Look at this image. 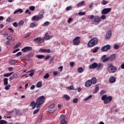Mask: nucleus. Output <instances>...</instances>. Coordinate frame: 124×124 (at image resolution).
Wrapping results in <instances>:
<instances>
[{"mask_svg":"<svg viewBox=\"0 0 124 124\" xmlns=\"http://www.w3.org/2000/svg\"><path fill=\"white\" fill-rule=\"evenodd\" d=\"M41 86H42V82L39 81L37 83L36 87V88H40Z\"/></svg>","mask_w":124,"mask_h":124,"instance_id":"35","label":"nucleus"},{"mask_svg":"<svg viewBox=\"0 0 124 124\" xmlns=\"http://www.w3.org/2000/svg\"><path fill=\"white\" fill-rule=\"evenodd\" d=\"M13 73V72L5 74L3 75V77H9L10 76H11V75Z\"/></svg>","mask_w":124,"mask_h":124,"instance_id":"34","label":"nucleus"},{"mask_svg":"<svg viewBox=\"0 0 124 124\" xmlns=\"http://www.w3.org/2000/svg\"><path fill=\"white\" fill-rule=\"evenodd\" d=\"M7 39L8 40H9V41L12 40V36H8V37H7Z\"/></svg>","mask_w":124,"mask_h":124,"instance_id":"55","label":"nucleus"},{"mask_svg":"<svg viewBox=\"0 0 124 124\" xmlns=\"http://www.w3.org/2000/svg\"><path fill=\"white\" fill-rule=\"evenodd\" d=\"M100 18V21H101V20H106V16H105V15H102Z\"/></svg>","mask_w":124,"mask_h":124,"instance_id":"38","label":"nucleus"},{"mask_svg":"<svg viewBox=\"0 0 124 124\" xmlns=\"http://www.w3.org/2000/svg\"><path fill=\"white\" fill-rule=\"evenodd\" d=\"M49 25H50V22L48 21H46L44 24V25L45 26V27H47V26H49Z\"/></svg>","mask_w":124,"mask_h":124,"instance_id":"49","label":"nucleus"},{"mask_svg":"<svg viewBox=\"0 0 124 124\" xmlns=\"http://www.w3.org/2000/svg\"><path fill=\"white\" fill-rule=\"evenodd\" d=\"M20 46H21V43H18L14 46V48L16 49V48H18V47H20Z\"/></svg>","mask_w":124,"mask_h":124,"instance_id":"52","label":"nucleus"},{"mask_svg":"<svg viewBox=\"0 0 124 124\" xmlns=\"http://www.w3.org/2000/svg\"><path fill=\"white\" fill-rule=\"evenodd\" d=\"M48 77H50V75H49V74L47 73L44 76V79H48Z\"/></svg>","mask_w":124,"mask_h":124,"instance_id":"48","label":"nucleus"},{"mask_svg":"<svg viewBox=\"0 0 124 124\" xmlns=\"http://www.w3.org/2000/svg\"><path fill=\"white\" fill-rule=\"evenodd\" d=\"M45 101V96H41L39 97L36 101V108H40V107L44 103Z\"/></svg>","mask_w":124,"mask_h":124,"instance_id":"2","label":"nucleus"},{"mask_svg":"<svg viewBox=\"0 0 124 124\" xmlns=\"http://www.w3.org/2000/svg\"><path fill=\"white\" fill-rule=\"evenodd\" d=\"M60 121H61L60 124H66L67 122L65 121V115L63 114H62L60 118Z\"/></svg>","mask_w":124,"mask_h":124,"instance_id":"9","label":"nucleus"},{"mask_svg":"<svg viewBox=\"0 0 124 124\" xmlns=\"http://www.w3.org/2000/svg\"><path fill=\"white\" fill-rule=\"evenodd\" d=\"M117 78L114 76H111L109 78V82L110 84H113V83H115L116 82Z\"/></svg>","mask_w":124,"mask_h":124,"instance_id":"15","label":"nucleus"},{"mask_svg":"<svg viewBox=\"0 0 124 124\" xmlns=\"http://www.w3.org/2000/svg\"><path fill=\"white\" fill-rule=\"evenodd\" d=\"M92 97H93V95H90L88 97L85 98L84 99V101H87V100H89L90 99V98H92Z\"/></svg>","mask_w":124,"mask_h":124,"instance_id":"37","label":"nucleus"},{"mask_svg":"<svg viewBox=\"0 0 124 124\" xmlns=\"http://www.w3.org/2000/svg\"><path fill=\"white\" fill-rule=\"evenodd\" d=\"M63 98H65L66 100H69L70 99V97L67 94H64L63 95Z\"/></svg>","mask_w":124,"mask_h":124,"instance_id":"31","label":"nucleus"},{"mask_svg":"<svg viewBox=\"0 0 124 124\" xmlns=\"http://www.w3.org/2000/svg\"><path fill=\"white\" fill-rule=\"evenodd\" d=\"M44 14V12L43 11L41 12L38 15V16H35L32 17L31 18L32 21H39L40 20H41V19L43 18Z\"/></svg>","mask_w":124,"mask_h":124,"instance_id":"5","label":"nucleus"},{"mask_svg":"<svg viewBox=\"0 0 124 124\" xmlns=\"http://www.w3.org/2000/svg\"><path fill=\"white\" fill-rule=\"evenodd\" d=\"M33 42L38 44H40L42 42H43V39L40 37H38L34 39Z\"/></svg>","mask_w":124,"mask_h":124,"instance_id":"14","label":"nucleus"},{"mask_svg":"<svg viewBox=\"0 0 124 124\" xmlns=\"http://www.w3.org/2000/svg\"><path fill=\"white\" fill-rule=\"evenodd\" d=\"M3 81H4V86H6L7 85H8V78H5L3 79Z\"/></svg>","mask_w":124,"mask_h":124,"instance_id":"30","label":"nucleus"},{"mask_svg":"<svg viewBox=\"0 0 124 124\" xmlns=\"http://www.w3.org/2000/svg\"><path fill=\"white\" fill-rule=\"evenodd\" d=\"M90 69H94L97 68V70H101L103 68V64L99 63L98 64L96 62H94L89 65Z\"/></svg>","mask_w":124,"mask_h":124,"instance_id":"1","label":"nucleus"},{"mask_svg":"<svg viewBox=\"0 0 124 124\" xmlns=\"http://www.w3.org/2000/svg\"><path fill=\"white\" fill-rule=\"evenodd\" d=\"M111 10H112V8H104L101 11V14L103 15H107L108 13L111 12Z\"/></svg>","mask_w":124,"mask_h":124,"instance_id":"8","label":"nucleus"},{"mask_svg":"<svg viewBox=\"0 0 124 124\" xmlns=\"http://www.w3.org/2000/svg\"><path fill=\"white\" fill-rule=\"evenodd\" d=\"M29 9L31 11H34L35 10V6H30L29 7Z\"/></svg>","mask_w":124,"mask_h":124,"instance_id":"36","label":"nucleus"},{"mask_svg":"<svg viewBox=\"0 0 124 124\" xmlns=\"http://www.w3.org/2000/svg\"><path fill=\"white\" fill-rule=\"evenodd\" d=\"M70 65L71 67H73L74 66V62H70Z\"/></svg>","mask_w":124,"mask_h":124,"instance_id":"62","label":"nucleus"},{"mask_svg":"<svg viewBox=\"0 0 124 124\" xmlns=\"http://www.w3.org/2000/svg\"><path fill=\"white\" fill-rule=\"evenodd\" d=\"M66 89H68V90H74V87H73V85H71L69 87H66Z\"/></svg>","mask_w":124,"mask_h":124,"instance_id":"44","label":"nucleus"},{"mask_svg":"<svg viewBox=\"0 0 124 124\" xmlns=\"http://www.w3.org/2000/svg\"><path fill=\"white\" fill-rule=\"evenodd\" d=\"M35 88V86L34 85H33L31 87L30 89L34 90Z\"/></svg>","mask_w":124,"mask_h":124,"instance_id":"63","label":"nucleus"},{"mask_svg":"<svg viewBox=\"0 0 124 124\" xmlns=\"http://www.w3.org/2000/svg\"><path fill=\"white\" fill-rule=\"evenodd\" d=\"M102 4H103V5H106V4H107V3H108V2H107V1H106V0H103L101 2Z\"/></svg>","mask_w":124,"mask_h":124,"instance_id":"43","label":"nucleus"},{"mask_svg":"<svg viewBox=\"0 0 124 124\" xmlns=\"http://www.w3.org/2000/svg\"><path fill=\"white\" fill-rule=\"evenodd\" d=\"M10 21H11V17H8V18H7L6 22H7L8 23H10Z\"/></svg>","mask_w":124,"mask_h":124,"instance_id":"60","label":"nucleus"},{"mask_svg":"<svg viewBox=\"0 0 124 124\" xmlns=\"http://www.w3.org/2000/svg\"><path fill=\"white\" fill-rule=\"evenodd\" d=\"M36 58L38 59H44L45 58V56L43 55H39L36 56Z\"/></svg>","mask_w":124,"mask_h":124,"instance_id":"39","label":"nucleus"},{"mask_svg":"<svg viewBox=\"0 0 124 124\" xmlns=\"http://www.w3.org/2000/svg\"><path fill=\"white\" fill-rule=\"evenodd\" d=\"M24 24H25V22L23 20H20L18 23V27H22L24 26Z\"/></svg>","mask_w":124,"mask_h":124,"instance_id":"29","label":"nucleus"},{"mask_svg":"<svg viewBox=\"0 0 124 124\" xmlns=\"http://www.w3.org/2000/svg\"><path fill=\"white\" fill-rule=\"evenodd\" d=\"M74 103H78V99L77 98H76L73 99V100Z\"/></svg>","mask_w":124,"mask_h":124,"instance_id":"54","label":"nucleus"},{"mask_svg":"<svg viewBox=\"0 0 124 124\" xmlns=\"http://www.w3.org/2000/svg\"><path fill=\"white\" fill-rule=\"evenodd\" d=\"M51 37H53V36L51 35V33L50 32H47L46 33L44 39H46V40H49Z\"/></svg>","mask_w":124,"mask_h":124,"instance_id":"13","label":"nucleus"},{"mask_svg":"<svg viewBox=\"0 0 124 124\" xmlns=\"http://www.w3.org/2000/svg\"><path fill=\"white\" fill-rule=\"evenodd\" d=\"M18 77V74L15 73L11 77H10V80L11 81L12 80H14V79H16Z\"/></svg>","mask_w":124,"mask_h":124,"instance_id":"24","label":"nucleus"},{"mask_svg":"<svg viewBox=\"0 0 124 124\" xmlns=\"http://www.w3.org/2000/svg\"><path fill=\"white\" fill-rule=\"evenodd\" d=\"M102 60L103 62H108L110 59H109V57H106V55H105L102 56Z\"/></svg>","mask_w":124,"mask_h":124,"instance_id":"19","label":"nucleus"},{"mask_svg":"<svg viewBox=\"0 0 124 124\" xmlns=\"http://www.w3.org/2000/svg\"><path fill=\"white\" fill-rule=\"evenodd\" d=\"M98 49H99V47H95L94 50H93V53H96V52H97V51H98Z\"/></svg>","mask_w":124,"mask_h":124,"instance_id":"47","label":"nucleus"},{"mask_svg":"<svg viewBox=\"0 0 124 124\" xmlns=\"http://www.w3.org/2000/svg\"><path fill=\"white\" fill-rule=\"evenodd\" d=\"M26 73H30L29 76L31 77L32 76H33L34 74V69H31L28 72H26Z\"/></svg>","mask_w":124,"mask_h":124,"instance_id":"22","label":"nucleus"},{"mask_svg":"<svg viewBox=\"0 0 124 124\" xmlns=\"http://www.w3.org/2000/svg\"><path fill=\"white\" fill-rule=\"evenodd\" d=\"M94 16L93 15H90V16H88L87 18H88V19H90V20H93V19H94Z\"/></svg>","mask_w":124,"mask_h":124,"instance_id":"40","label":"nucleus"},{"mask_svg":"<svg viewBox=\"0 0 124 124\" xmlns=\"http://www.w3.org/2000/svg\"><path fill=\"white\" fill-rule=\"evenodd\" d=\"M80 38H81L79 36H78L74 39L73 44L75 46H77L80 44V42H81Z\"/></svg>","mask_w":124,"mask_h":124,"instance_id":"7","label":"nucleus"},{"mask_svg":"<svg viewBox=\"0 0 124 124\" xmlns=\"http://www.w3.org/2000/svg\"><path fill=\"white\" fill-rule=\"evenodd\" d=\"M92 83L90 80H88L85 84V86L86 88H90V87H91L92 85Z\"/></svg>","mask_w":124,"mask_h":124,"instance_id":"18","label":"nucleus"},{"mask_svg":"<svg viewBox=\"0 0 124 124\" xmlns=\"http://www.w3.org/2000/svg\"><path fill=\"white\" fill-rule=\"evenodd\" d=\"M10 88H11V85H10V84H9L8 85H6L5 87H4V89L6 91H7L8 90H9Z\"/></svg>","mask_w":124,"mask_h":124,"instance_id":"42","label":"nucleus"},{"mask_svg":"<svg viewBox=\"0 0 124 124\" xmlns=\"http://www.w3.org/2000/svg\"><path fill=\"white\" fill-rule=\"evenodd\" d=\"M16 62H17V61L15 60H9V63H10L11 64H13V65L16 64Z\"/></svg>","mask_w":124,"mask_h":124,"instance_id":"27","label":"nucleus"},{"mask_svg":"<svg viewBox=\"0 0 124 124\" xmlns=\"http://www.w3.org/2000/svg\"><path fill=\"white\" fill-rule=\"evenodd\" d=\"M16 55V57H19V56H21V55H22V52H18Z\"/></svg>","mask_w":124,"mask_h":124,"instance_id":"64","label":"nucleus"},{"mask_svg":"<svg viewBox=\"0 0 124 124\" xmlns=\"http://www.w3.org/2000/svg\"><path fill=\"white\" fill-rule=\"evenodd\" d=\"M85 4V1H82L77 4V6L78 7H81L82 5H84Z\"/></svg>","mask_w":124,"mask_h":124,"instance_id":"32","label":"nucleus"},{"mask_svg":"<svg viewBox=\"0 0 124 124\" xmlns=\"http://www.w3.org/2000/svg\"><path fill=\"white\" fill-rule=\"evenodd\" d=\"M111 48V46L110 45H107L103 47H102V51L103 52H105V51H107L108 50H110Z\"/></svg>","mask_w":124,"mask_h":124,"instance_id":"12","label":"nucleus"},{"mask_svg":"<svg viewBox=\"0 0 124 124\" xmlns=\"http://www.w3.org/2000/svg\"><path fill=\"white\" fill-rule=\"evenodd\" d=\"M106 93V91L105 90H102L101 92H100V94L101 95H102L103 94H104V93Z\"/></svg>","mask_w":124,"mask_h":124,"instance_id":"59","label":"nucleus"},{"mask_svg":"<svg viewBox=\"0 0 124 124\" xmlns=\"http://www.w3.org/2000/svg\"><path fill=\"white\" fill-rule=\"evenodd\" d=\"M73 20V19H72V18L70 17L68 20H67V22L68 23V24H70V23H71V22H72V21Z\"/></svg>","mask_w":124,"mask_h":124,"instance_id":"51","label":"nucleus"},{"mask_svg":"<svg viewBox=\"0 0 124 124\" xmlns=\"http://www.w3.org/2000/svg\"><path fill=\"white\" fill-rule=\"evenodd\" d=\"M78 15L79 16H84L85 15V14H86V13L85 12H79L78 13Z\"/></svg>","mask_w":124,"mask_h":124,"instance_id":"46","label":"nucleus"},{"mask_svg":"<svg viewBox=\"0 0 124 124\" xmlns=\"http://www.w3.org/2000/svg\"><path fill=\"white\" fill-rule=\"evenodd\" d=\"M108 71L110 73H115L117 71V68L111 63H109L108 65Z\"/></svg>","mask_w":124,"mask_h":124,"instance_id":"6","label":"nucleus"},{"mask_svg":"<svg viewBox=\"0 0 124 124\" xmlns=\"http://www.w3.org/2000/svg\"><path fill=\"white\" fill-rule=\"evenodd\" d=\"M72 8V6H70L67 7L66 8V10L67 11H69V10H70V9H71Z\"/></svg>","mask_w":124,"mask_h":124,"instance_id":"56","label":"nucleus"},{"mask_svg":"<svg viewBox=\"0 0 124 124\" xmlns=\"http://www.w3.org/2000/svg\"><path fill=\"white\" fill-rule=\"evenodd\" d=\"M31 50H32V47L31 46H26L23 48L21 49V51H23L24 53H27V52H30V51H31Z\"/></svg>","mask_w":124,"mask_h":124,"instance_id":"11","label":"nucleus"},{"mask_svg":"<svg viewBox=\"0 0 124 124\" xmlns=\"http://www.w3.org/2000/svg\"><path fill=\"white\" fill-rule=\"evenodd\" d=\"M78 71L79 73H82L84 72V69L82 67H79L78 69Z\"/></svg>","mask_w":124,"mask_h":124,"instance_id":"33","label":"nucleus"},{"mask_svg":"<svg viewBox=\"0 0 124 124\" xmlns=\"http://www.w3.org/2000/svg\"><path fill=\"white\" fill-rule=\"evenodd\" d=\"M59 74H60V73H59V72H58V71H54L53 72V75L54 76H57V75H59Z\"/></svg>","mask_w":124,"mask_h":124,"instance_id":"50","label":"nucleus"},{"mask_svg":"<svg viewBox=\"0 0 124 124\" xmlns=\"http://www.w3.org/2000/svg\"><path fill=\"white\" fill-rule=\"evenodd\" d=\"M111 35H112V31L111 30H109L107 32V34L105 36L106 39H108L111 37Z\"/></svg>","mask_w":124,"mask_h":124,"instance_id":"16","label":"nucleus"},{"mask_svg":"<svg viewBox=\"0 0 124 124\" xmlns=\"http://www.w3.org/2000/svg\"><path fill=\"white\" fill-rule=\"evenodd\" d=\"M100 21V16H95L93 19V23H99Z\"/></svg>","mask_w":124,"mask_h":124,"instance_id":"17","label":"nucleus"},{"mask_svg":"<svg viewBox=\"0 0 124 124\" xmlns=\"http://www.w3.org/2000/svg\"><path fill=\"white\" fill-rule=\"evenodd\" d=\"M50 52H51V50H50V49H45V53H48L49 54Z\"/></svg>","mask_w":124,"mask_h":124,"instance_id":"58","label":"nucleus"},{"mask_svg":"<svg viewBox=\"0 0 124 124\" xmlns=\"http://www.w3.org/2000/svg\"><path fill=\"white\" fill-rule=\"evenodd\" d=\"M13 26H14L15 27V28H17V27L19 26L18 25V23H17V22H14L13 24Z\"/></svg>","mask_w":124,"mask_h":124,"instance_id":"53","label":"nucleus"},{"mask_svg":"<svg viewBox=\"0 0 124 124\" xmlns=\"http://www.w3.org/2000/svg\"><path fill=\"white\" fill-rule=\"evenodd\" d=\"M101 99L104 101V104H108L112 101V96H108L107 95H104L102 96Z\"/></svg>","mask_w":124,"mask_h":124,"instance_id":"3","label":"nucleus"},{"mask_svg":"<svg viewBox=\"0 0 124 124\" xmlns=\"http://www.w3.org/2000/svg\"><path fill=\"white\" fill-rule=\"evenodd\" d=\"M38 111H39V109H35L33 112V115H35V114H36Z\"/></svg>","mask_w":124,"mask_h":124,"instance_id":"61","label":"nucleus"},{"mask_svg":"<svg viewBox=\"0 0 124 124\" xmlns=\"http://www.w3.org/2000/svg\"><path fill=\"white\" fill-rule=\"evenodd\" d=\"M114 48L116 50H118V49H119V48H120V46H119V45H114Z\"/></svg>","mask_w":124,"mask_h":124,"instance_id":"45","label":"nucleus"},{"mask_svg":"<svg viewBox=\"0 0 124 124\" xmlns=\"http://www.w3.org/2000/svg\"><path fill=\"white\" fill-rule=\"evenodd\" d=\"M55 111H56V109H55V104H52L48 107L49 113H54Z\"/></svg>","mask_w":124,"mask_h":124,"instance_id":"10","label":"nucleus"},{"mask_svg":"<svg viewBox=\"0 0 124 124\" xmlns=\"http://www.w3.org/2000/svg\"><path fill=\"white\" fill-rule=\"evenodd\" d=\"M24 12V11L22 9H19L18 10H16V11H14V14H17V13H20L22 14Z\"/></svg>","mask_w":124,"mask_h":124,"instance_id":"25","label":"nucleus"},{"mask_svg":"<svg viewBox=\"0 0 124 124\" xmlns=\"http://www.w3.org/2000/svg\"><path fill=\"white\" fill-rule=\"evenodd\" d=\"M98 91H99V86L98 84H96L95 86V90L93 92V93H96Z\"/></svg>","mask_w":124,"mask_h":124,"instance_id":"26","label":"nucleus"},{"mask_svg":"<svg viewBox=\"0 0 124 124\" xmlns=\"http://www.w3.org/2000/svg\"><path fill=\"white\" fill-rule=\"evenodd\" d=\"M37 25H38L37 23L32 22L30 24V28H31V29H33L34 28H36Z\"/></svg>","mask_w":124,"mask_h":124,"instance_id":"23","label":"nucleus"},{"mask_svg":"<svg viewBox=\"0 0 124 124\" xmlns=\"http://www.w3.org/2000/svg\"><path fill=\"white\" fill-rule=\"evenodd\" d=\"M39 52H41V53H45V49L40 48Z\"/></svg>","mask_w":124,"mask_h":124,"instance_id":"57","label":"nucleus"},{"mask_svg":"<svg viewBox=\"0 0 124 124\" xmlns=\"http://www.w3.org/2000/svg\"><path fill=\"white\" fill-rule=\"evenodd\" d=\"M0 124H7V122L5 120H0Z\"/></svg>","mask_w":124,"mask_h":124,"instance_id":"41","label":"nucleus"},{"mask_svg":"<svg viewBox=\"0 0 124 124\" xmlns=\"http://www.w3.org/2000/svg\"><path fill=\"white\" fill-rule=\"evenodd\" d=\"M97 42H98V39L97 38H93L88 43V46L90 47H93V46L97 44Z\"/></svg>","mask_w":124,"mask_h":124,"instance_id":"4","label":"nucleus"},{"mask_svg":"<svg viewBox=\"0 0 124 124\" xmlns=\"http://www.w3.org/2000/svg\"><path fill=\"white\" fill-rule=\"evenodd\" d=\"M92 85H95L97 82V79L95 78H93L90 80Z\"/></svg>","mask_w":124,"mask_h":124,"instance_id":"20","label":"nucleus"},{"mask_svg":"<svg viewBox=\"0 0 124 124\" xmlns=\"http://www.w3.org/2000/svg\"><path fill=\"white\" fill-rule=\"evenodd\" d=\"M30 106L32 107V109H35V107H36V102L32 101L31 102Z\"/></svg>","mask_w":124,"mask_h":124,"instance_id":"21","label":"nucleus"},{"mask_svg":"<svg viewBox=\"0 0 124 124\" xmlns=\"http://www.w3.org/2000/svg\"><path fill=\"white\" fill-rule=\"evenodd\" d=\"M108 58L109 59V60L110 61H114V60H115V59H116V55L115 54H112L111 55H110Z\"/></svg>","mask_w":124,"mask_h":124,"instance_id":"28","label":"nucleus"}]
</instances>
